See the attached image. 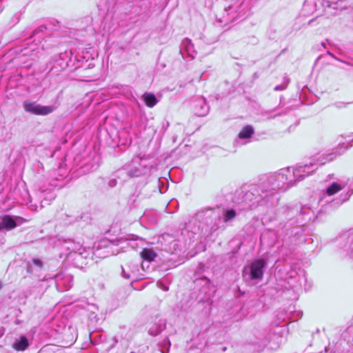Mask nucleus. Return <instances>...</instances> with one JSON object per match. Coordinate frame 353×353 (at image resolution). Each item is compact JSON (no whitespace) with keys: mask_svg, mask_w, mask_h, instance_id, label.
Returning <instances> with one entry per match:
<instances>
[{"mask_svg":"<svg viewBox=\"0 0 353 353\" xmlns=\"http://www.w3.org/2000/svg\"><path fill=\"white\" fill-rule=\"evenodd\" d=\"M349 148L343 143L341 152H335L322 156L316 161L299 165L296 168H285L261 179L256 184L245 185L235 192L233 202L241 206L243 210H254L259 207H271L277 203L279 193L284 192L312 174L318 168L332 161Z\"/></svg>","mask_w":353,"mask_h":353,"instance_id":"1","label":"nucleus"},{"mask_svg":"<svg viewBox=\"0 0 353 353\" xmlns=\"http://www.w3.org/2000/svg\"><path fill=\"white\" fill-rule=\"evenodd\" d=\"M281 222L279 224V230H284L286 234L289 232L290 235L297 234L294 230L298 228L292 227L294 225H304L307 222L312 221L314 217V212L309 205H294L293 206H288L286 209H282L280 212Z\"/></svg>","mask_w":353,"mask_h":353,"instance_id":"2","label":"nucleus"},{"mask_svg":"<svg viewBox=\"0 0 353 353\" xmlns=\"http://www.w3.org/2000/svg\"><path fill=\"white\" fill-rule=\"evenodd\" d=\"M222 208L219 206L199 210L194 216L199 229L204 235L212 234L219 229H225Z\"/></svg>","mask_w":353,"mask_h":353,"instance_id":"3","label":"nucleus"},{"mask_svg":"<svg viewBox=\"0 0 353 353\" xmlns=\"http://www.w3.org/2000/svg\"><path fill=\"white\" fill-rule=\"evenodd\" d=\"M28 48L21 50L23 55L33 59L40 52V50H48L55 45L51 37V30L42 25L35 28L26 39Z\"/></svg>","mask_w":353,"mask_h":353,"instance_id":"4","label":"nucleus"},{"mask_svg":"<svg viewBox=\"0 0 353 353\" xmlns=\"http://www.w3.org/2000/svg\"><path fill=\"white\" fill-rule=\"evenodd\" d=\"M151 168L152 165L148 163L146 159L135 157L130 163L125 165L123 170H118L117 174H119L125 171L129 177H139L148 174Z\"/></svg>","mask_w":353,"mask_h":353,"instance_id":"5","label":"nucleus"},{"mask_svg":"<svg viewBox=\"0 0 353 353\" xmlns=\"http://www.w3.org/2000/svg\"><path fill=\"white\" fill-rule=\"evenodd\" d=\"M268 261L265 259H254L243 270V276L245 280L261 281L264 274V270Z\"/></svg>","mask_w":353,"mask_h":353,"instance_id":"6","label":"nucleus"},{"mask_svg":"<svg viewBox=\"0 0 353 353\" xmlns=\"http://www.w3.org/2000/svg\"><path fill=\"white\" fill-rule=\"evenodd\" d=\"M23 107L24 110L27 112L42 116L50 114L57 109V106L54 105H41L34 101H30L29 100H26L23 102Z\"/></svg>","mask_w":353,"mask_h":353,"instance_id":"7","label":"nucleus"},{"mask_svg":"<svg viewBox=\"0 0 353 353\" xmlns=\"http://www.w3.org/2000/svg\"><path fill=\"white\" fill-rule=\"evenodd\" d=\"M64 248L70 250L71 253H74L75 259L79 258L86 259L88 257L89 252L85 248H82V245L79 241L73 239H68L63 243Z\"/></svg>","mask_w":353,"mask_h":353,"instance_id":"8","label":"nucleus"},{"mask_svg":"<svg viewBox=\"0 0 353 353\" xmlns=\"http://www.w3.org/2000/svg\"><path fill=\"white\" fill-rule=\"evenodd\" d=\"M27 221L21 216L4 215L0 219V230H10Z\"/></svg>","mask_w":353,"mask_h":353,"instance_id":"9","label":"nucleus"},{"mask_svg":"<svg viewBox=\"0 0 353 353\" xmlns=\"http://www.w3.org/2000/svg\"><path fill=\"white\" fill-rule=\"evenodd\" d=\"M55 282L58 290L66 291L72 286L73 277L70 274L61 272L56 275Z\"/></svg>","mask_w":353,"mask_h":353,"instance_id":"10","label":"nucleus"},{"mask_svg":"<svg viewBox=\"0 0 353 353\" xmlns=\"http://www.w3.org/2000/svg\"><path fill=\"white\" fill-rule=\"evenodd\" d=\"M342 249L347 256L353 259V230L340 238Z\"/></svg>","mask_w":353,"mask_h":353,"instance_id":"11","label":"nucleus"},{"mask_svg":"<svg viewBox=\"0 0 353 353\" xmlns=\"http://www.w3.org/2000/svg\"><path fill=\"white\" fill-rule=\"evenodd\" d=\"M180 53L183 58H185V55L190 57L191 59H194L196 57V52L194 50V45L190 39L185 38L182 41L181 44Z\"/></svg>","mask_w":353,"mask_h":353,"instance_id":"12","label":"nucleus"},{"mask_svg":"<svg viewBox=\"0 0 353 353\" xmlns=\"http://www.w3.org/2000/svg\"><path fill=\"white\" fill-rule=\"evenodd\" d=\"M194 114L199 117H204L209 112L210 108L203 98H199L192 103Z\"/></svg>","mask_w":353,"mask_h":353,"instance_id":"13","label":"nucleus"},{"mask_svg":"<svg viewBox=\"0 0 353 353\" xmlns=\"http://www.w3.org/2000/svg\"><path fill=\"white\" fill-rule=\"evenodd\" d=\"M348 180H341L340 182H332L327 185L325 190V194L327 196H332L343 188L347 185Z\"/></svg>","mask_w":353,"mask_h":353,"instance_id":"14","label":"nucleus"},{"mask_svg":"<svg viewBox=\"0 0 353 353\" xmlns=\"http://www.w3.org/2000/svg\"><path fill=\"white\" fill-rule=\"evenodd\" d=\"M280 107L276 106V108L268 110H263L261 112V115L266 117L267 119H275L277 117H281L284 114H286L287 111L286 109L284 110L279 111Z\"/></svg>","mask_w":353,"mask_h":353,"instance_id":"15","label":"nucleus"},{"mask_svg":"<svg viewBox=\"0 0 353 353\" xmlns=\"http://www.w3.org/2000/svg\"><path fill=\"white\" fill-rule=\"evenodd\" d=\"M166 321L165 319H159V321L150 327L148 333L151 336H157L165 329Z\"/></svg>","mask_w":353,"mask_h":353,"instance_id":"16","label":"nucleus"},{"mask_svg":"<svg viewBox=\"0 0 353 353\" xmlns=\"http://www.w3.org/2000/svg\"><path fill=\"white\" fill-rule=\"evenodd\" d=\"M29 346V342L26 336H20L12 344V347L17 351H24Z\"/></svg>","mask_w":353,"mask_h":353,"instance_id":"17","label":"nucleus"},{"mask_svg":"<svg viewBox=\"0 0 353 353\" xmlns=\"http://www.w3.org/2000/svg\"><path fill=\"white\" fill-rule=\"evenodd\" d=\"M280 339L281 337L278 334L275 333H270L265 339L264 345L265 346L269 345L270 348H274L276 347L278 341Z\"/></svg>","mask_w":353,"mask_h":353,"instance_id":"18","label":"nucleus"},{"mask_svg":"<svg viewBox=\"0 0 353 353\" xmlns=\"http://www.w3.org/2000/svg\"><path fill=\"white\" fill-rule=\"evenodd\" d=\"M142 98L145 105L149 108L154 107L158 103V100L156 96L151 92L144 93L142 96Z\"/></svg>","mask_w":353,"mask_h":353,"instance_id":"19","label":"nucleus"},{"mask_svg":"<svg viewBox=\"0 0 353 353\" xmlns=\"http://www.w3.org/2000/svg\"><path fill=\"white\" fill-rule=\"evenodd\" d=\"M254 132L252 125H248L242 128L239 133L238 137L240 139H247L250 138Z\"/></svg>","mask_w":353,"mask_h":353,"instance_id":"20","label":"nucleus"},{"mask_svg":"<svg viewBox=\"0 0 353 353\" xmlns=\"http://www.w3.org/2000/svg\"><path fill=\"white\" fill-rule=\"evenodd\" d=\"M222 212H223V224L225 223H228L232 220L236 216V212L234 209H227L224 210L222 208Z\"/></svg>","mask_w":353,"mask_h":353,"instance_id":"21","label":"nucleus"},{"mask_svg":"<svg viewBox=\"0 0 353 353\" xmlns=\"http://www.w3.org/2000/svg\"><path fill=\"white\" fill-rule=\"evenodd\" d=\"M141 256L144 260L152 261L157 256V254L152 249L144 248L141 252Z\"/></svg>","mask_w":353,"mask_h":353,"instance_id":"22","label":"nucleus"},{"mask_svg":"<svg viewBox=\"0 0 353 353\" xmlns=\"http://www.w3.org/2000/svg\"><path fill=\"white\" fill-rule=\"evenodd\" d=\"M126 268L129 269L133 276V280L138 278V272H139V263L136 261H131L129 264L126 265Z\"/></svg>","mask_w":353,"mask_h":353,"instance_id":"23","label":"nucleus"},{"mask_svg":"<svg viewBox=\"0 0 353 353\" xmlns=\"http://www.w3.org/2000/svg\"><path fill=\"white\" fill-rule=\"evenodd\" d=\"M242 5V3H238L237 1L234 2L232 4H230L228 6H225L224 8L225 12L229 15L233 12H236L238 11V8Z\"/></svg>","mask_w":353,"mask_h":353,"instance_id":"24","label":"nucleus"},{"mask_svg":"<svg viewBox=\"0 0 353 353\" xmlns=\"http://www.w3.org/2000/svg\"><path fill=\"white\" fill-rule=\"evenodd\" d=\"M171 346V343L168 338L164 339L160 343L159 347L161 353H168L170 351V347Z\"/></svg>","mask_w":353,"mask_h":353,"instance_id":"25","label":"nucleus"},{"mask_svg":"<svg viewBox=\"0 0 353 353\" xmlns=\"http://www.w3.org/2000/svg\"><path fill=\"white\" fill-rule=\"evenodd\" d=\"M289 82H290V79H289L288 77L285 76V77H283V80L282 83H281V84H280V85H278L275 86V87H274V90L275 91H281V90H284L285 89H286V88H287V86H288V85Z\"/></svg>","mask_w":353,"mask_h":353,"instance_id":"26","label":"nucleus"},{"mask_svg":"<svg viewBox=\"0 0 353 353\" xmlns=\"http://www.w3.org/2000/svg\"><path fill=\"white\" fill-rule=\"evenodd\" d=\"M195 283L196 285H203L204 286L209 288V286L211 284V281L208 277L203 276V277L196 279Z\"/></svg>","mask_w":353,"mask_h":353,"instance_id":"27","label":"nucleus"},{"mask_svg":"<svg viewBox=\"0 0 353 353\" xmlns=\"http://www.w3.org/2000/svg\"><path fill=\"white\" fill-rule=\"evenodd\" d=\"M122 276L126 279H132L133 276L132 275L131 272H130V270L126 267H122V272H121Z\"/></svg>","mask_w":353,"mask_h":353,"instance_id":"28","label":"nucleus"},{"mask_svg":"<svg viewBox=\"0 0 353 353\" xmlns=\"http://www.w3.org/2000/svg\"><path fill=\"white\" fill-rule=\"evenodd\" d=\"M54 59L57 62H59V65H60L61 69H63L67 66L66 63L62 58H61L60 55L55 56Z\"/></svg>","mask_w":353,"mask_h":353,"instance_id":"29","label":"nucleus"},{"mask_svg":"<svg viewBox=\"0 0 353 353\" xmlns=\"http://www.w3.org/2000/svg\"><path fill=\"white\" fill-rule=\"evenodd\" d=\"M99 164H96L94 165H92V168H83L84 172H93L98 169Z\"/></svg>","mask_w":353,"mask_h":353,"instance_id":"30","label":"nucleus"},{"mask_svg":"<svg viewBox=\"0 0 353 353\" xmlns=\"http://www.w3.org/2000/svg\"><path fill=\"white\" fill-rule=\"evenodd\" d=\"M108 184L110 188H114L117 185V181L116 179H111L108 181Z\"/></svg>","mask_w":353,"mask_h":353,"instance_id":"31","label":"nucleus"},{"mask_svg":"<svg viewBox=\"0 0 353 353\" xmlns=\"http://www.w3.org/2000/svg\"><path fill=\"white\" fill-rule=\"evenodd\" d=\"M32 263L39 268H41L42 266V261L39 259H34L32 260Z\"/></svg>","mask_w":353,"mask_h":353,"instance_id":"32","label":"nucleus"},{"mask_svg":"<svg viewBox=\"0 0 353 353\" xmlns=\"http://www.w3.org/2000/svg\"><path fill=\"white\" fill-rule=\"evenodd\" d=\"M346 139L348 143L353 142V133L347 135Z\"/></svg>","mask_w":353,"mask_h":353,"instance_id":"33","label":"nucleus"},{"mask_svg":"<svg viewBox=\"0 0 353 353\" xmlns=\"http://www.w3.org/2000/svg\"><path fill=\"white\" fill-rule=\"evenodd\" d=\"M327 54H329L331 57L333 59L341 61L339 58H337L333 53H332L330 51H327Z\"/></svg>","mask_w":353,"mask_h":353,"instance_id":"34","label":"nucleus"},{"mask_svg":"<svg viewBox=\"0 0 353 353\" xmlns=\"http://www.w3.org/2000/svg\"><path fill=\"white\" fill-rule=\"evenodd\" d=\"M347 103H341L340 105H336V108H345L346 107Z\"/></svg>","mask_w":353,"mask_h":353,"instance_id":"35","label":"nucleus"},{"mask_svg":"<svg viewBox=\"0 0 353 353\" xmlns=\"http://www.w3.org/2000/svg\"><path fill=\"white\" fill-rule=\"evenodd\" d=\"M296 272H291V274H290V279H295V277H296V276H295V275H296Z\"/></svg>","mask_w":353,"mask_h":353,"instance_id":"36","label":"nucleus"},{"mask_svg":"<svg viewBox=\"0 0 353 353\" xmlns=\"http://www.w3.org/2000/svg\"><path fill=\"white\" fill-rule=\"evenodd\" d=\"M47 194H50V199L52 200L54 198V196L53 195V194H52V192H48Z\"/></svg>","mask_w":353,"mask_h":353,"instance_id":"37","label":"nucleus"},{"mask_svg":"<svg viewBox=\"0 0 353 353\" xmlns=\"http://www.w3.org/2000/svg\"><path fill=\"white\" fill-rule=\"evenodd\" d=\"M172 245H173L174 248H175L176 246L178 245V242L176 241H173L172 242Z\"/></svg>","mask_w":353,"mask_h":353,"instance_id":"38","label":"nucleus"},{"mask_svg":"<svg viewBox=\"0 0 353 353\" xmlns=\"http://www.w3.org/2000/svg\"><path fill=\"white\" fill-rule=\"evenodd\" d=\"M301 285V283H294L292 285V288H296L298 286Z\"/></svg>","mask_w":353,"mask_h":353,"instance_id":"39","label":"nucleus"},{"mask_svg":"<svg viewBox=\"0 0 353 353\" xmlns=\"http://www.w3.org/2000/svg\"><path fill=\"white\" fill-rule=\"evenodd\" d=\"M46 201V199L43 198L41 202V207H43V203H45Z\"/></svg>","mask_w":353,"mask_h":353,"instance_id":"40","label":"nucleus"},{"mask_svg":"<svg viewBox=\"0 0 353 353\" xmlns=\"http://www.w3.org/2000/svg\"><path fill=\"white\" fill-rule=\"evenodd\" d=\"M48 190H43V189H39V192L41 194H44L46 192H47Z\"/></svg>","mask_w":353,"mask_h":353,"instance_id":"41","label":"nucleus"},{"mask_svg":"<svg viewBox=\"0 0 353 353\" xmlns=\"http://www.w3.org/2000/svg\"><path fill=\"white\" fill-rule=\"evenodd\" d=\"M321 46H322L323 48H325V43H324V42H322V43H321Z\"/></svg>","mask_w":353,"mask_h":353,"instance_id":"42","label":"nucleus"},{"mask_svg":"<svg viewBox=\"0 0 353 353\" xmlns=\"http://www.w3.org/2000/svg\"><path fill=\"white\" fill-rule=\"evenodd\" d=\"M134 240H137V239H141V238H139V236H136L135 239H133Z\"/></svg>","mask_w":353,"mask_h":353,"instance_id":"43","label":"nucleus"},{"mask_svg":"<svg viewBox=\"0 0 353 353\" xmlns=\"http://www.w3.org/2000/svg\"><path fill=\"white\" fill-rule=\"evenodd\" d=\"M264 237H265V234H263L261 238V240H262Z\"/></svg>","mask_w":353,"mask_h":353,"instance_id":"44","label":"nucleus"},{"mask_svg":"<svg viewBox=\"0 0 353 353\" xmlns=\"http://www.w3.org/2000/svg\"><path fill=\"white\" fill-rule=\"evenodd\" d=\"M164 290H168V287H166V288H164Z\"/></svg>","mask_w":353,"mask_h":353,"instance_id":"45","label":"nucleus"},{"mask_svg":"<svg viewBox=\"0 0 353 353\" xmlns=\"http://www.w3.org/2000/svg\"><path fill=\"white\" fill-rule=\"evenodd\" d=\"M1 287H2V284H1V283L0 282V289L1 288Z\"/></svg>","mask_w":353,"mask_h":353,"instance_id":"46","label":"nucleus"},{"mask_svg":"<svg viewBox=\"0 0 353 353\" xmlns=\"http://www.w3.org/2000/svg\"><path fill=\"white\" fill-rule=\"evenodd\" d=\"M316 332H317V333H319V329H317V330H316Z\"/></svg>","mask_w":353,"mask_h":353,"instance_id":"47","label":"nucleus"}]
</instances>
